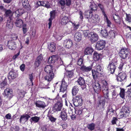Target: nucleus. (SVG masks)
<instances>
[{"instance_id":"nucleus-1","label":"nucleus","mask_w":131,"mask_h":131,"mask_svg":"<svg viewBox=\"0 0 131 131\" xmlns=\"http://www.w3.org/2000/svg\"><path fill=\"white\" fill-rule=\"evenodd\" d=\"M129 54V49L126 48H122L120 50L119 53V56L121 58L122 61L123 62L122 60H125L128 57Z\"/></svg>"},{"instance_id":"nucleus-2","label":"nucleus","mask_w":131,"mask_h":131,"mask_svg":"<svg viewBox=\"0 0 131 131\" xmlns=\"http://www.w3.org/2000/svg\"><path fill=\"white\" fill-rule=\"evenodd\" d=\"M117 61L116 59H114L110 62L107 67V68L110 73L113 74L114 73L116 69Z\"/></svg>"},{"instance_id":"nucleus-3","label":"nucleus","mask_w":131,"mask_h":131,"mask_svg":"<svg viewBox=\"0 0 131 131\" xmlns=\"http://www.w3.org/2000/svg\"><path fill=\"white\" fill-rule=\"evenodd\" d=\"M130 111L128 107L124 106L122 107L120 111V118H123L124 117L127 118L129 115Z\"/></svg>"},{"instance_id":"nucleus-4","label":"nucleus","mask_w":131,"mask_h":131,"mask_svg":"<svg viewBox=\"0 0 131 131\" xmlns=\"http://www.w3.org/2000/svg\"><path fill=\"white\" fill-rule=\"evenodd\" d=\"M73 104L75 106H81L83 104L82 97L80 95L77 96L75 99L72 100Z\"/></svg>"},{"instance_id":"nucleus-5","label":"nucleus","mask_w":131,"mask_h":131,"mask_svg":"<svg viewBox=\"0 0 131 131\" xmlns=\"http://www.w3.org/2000/svg\"><path fill=\"white\" fill-rule=\"evenodd\" d=\"M60 92H65L64 94H63L62 96L63 97H65L67 96V88L68 86V85L63 80L62 81V83L61 85L60 86Z\"/></svg>"},{"instance_id":"nucleus-6","label":"nucleus","mask_w":131,"mask_h":131,"mask_svg":"<svg viewBox=\"0 0 131 131\" xmlns=\"http://www.w3.org/2000/svg\"><path fill=\"white\" fill-rule=\"evenodd\" d=\"M7 46L10 49L12 50H15L16 48V42L12 39H10L8 41Z\"/></svg>"},{"instance_id":"nucleus-7","label":"nucleus","mask_w":131,"mask_h":131,"mask_svg":"<svg viewBox=\"0 0 131 131\" xmlns=\"http://www.w3.org/2000/svg\"><path fill=\"white\" fill-rule=\"evenodd\" d=\"M99 38L98 35L94 32H91V34L89 35V38L90 41L92 43H94L97 41Z\"/></svg>"},{"instance_id":"nucleus-8","label":"nucleus","mask_w":131,"mask_h":131,"mask_svg":"<svg viewBox=\"0 0 131 131\" xmlns=\"http://www.w3.org/2000/svg\"><path fill=\"white\" fill-rule=\"evenodd\" d=\"M105 42L103 40H100L97 43L95 47L98 50H100L103 49L105 47Z\"/></svg>"},{"instance_id":"nucleus-9","label":"nucleus","mask_w":131,"mask_h":131,"mask_svg":"<svg viewBox=\"0 0 131 131\" xmlns=\"http://www.w3.org/2000/svg\"><path fill=\"white\" fill-rule=\"evenodd\" d=\"M93 87L95 92L98 93L101 91V86L98 82H96L93 83Z\"/></svg>"},{"instance_id":"nucleus-10","label":"nucleus","mask_w":131,"mask_h":131,"mask_svg":"<svg viewBox=\"0 0 131 131\" xmlns=\"http://www.w3.org/2000/svg\"><path fill=\"white\" fill-rule=\"evenodd\" d=\"M127 75L124 72L119 73L118 74L117 77V79L120 81H122L125 80Z\"/></svg>"},{"instance_id":"nucleus-11","label":"nucleus","mask_w":131,"mask_h":131,"mask_svg":"<svg viewBox=\"0 0 131 131\" xmlns=\"http://www.w3.org/2000/svg\"><path fill=\"white\" fill-rule=\"evenodd\" d=\"M54 74L53 72L51 73H46V74L44 77L45 80L47 81H51L54 77Z\"/></svg>"},{"instance_id":"nucleus-12","label":"nucleus","mask_w":131,"mask_h":131,"mask_svg":"<svg viewBox=\"0 0 131 131\" xmlns=\"http://www.w3.org/2000/svg\"><path fill=\"white\" fill-rule=\"evenodd\" d=\"M69 17V16L68 14H66L62 18L61 22L62 25H65L67 23L70 21Z\"/></svg>"},{"instance_id":"nucleus-13","label":"nucleus","mask_w":131,"mask_h":131,"mask_svg":"<svg viewBox=\"0 0 131 131\" xmlns=\"http://www.w3.org/2000/svg\"><path fill=\"white\" fill-rule=\"evenodd\" d=\"M62 106V104L60 102H57L53 107V110L56 111H60Z\"/></svg>"},{"instance_id":"nucleus-14","label":"nucleus","mask_w":131,"mask_h":131,"mask_svg":"<svg viewBox=\"0 0 131 131\" xmlns=\"http://www.w3.org/2000/svg\"><path fill=\"white\" fill-rule=\"evenodd\" d=\"M64 45L66 48L70 49L72 46V41L71 40L69 39H66L64 42Z\"/></svg>"},{"instance_id":"nucleus-15","label":"nucleus","mask_w":131,"mask_h":131,"mask_svg":"<svg viewBox=\"0 0 131 131\" xmlns=\"http://www.w3.org/2000/svg\"><path fill=\"white\" fill-rule=\"evenodd\" d=\"M5 96L6 97L11 98L13 96L12 95V89L9 88H6L4 90Z\"/></svg>"},{"instance_id":"nucleus-16","label":"nucleus","mask_w":131,"mask_h":131,"mask_svg":"<svg viewBox=\"0 0 131 131\" xmlns=\"http://www.w3.org/2000/svg\"><path fill=\"white\" fill-rule=\"evenodd\" d=\"M17 75L18 74L16 72L13 71H10L9 73L8 79L10 80L14 79L17 76Z\"/></svg>"},{"instance_id":"nucleus-17","label":"nucleus","mask_w":131,"mask_h":131,"mask_svg":"<svg viewBox=\"0 0 131 131\" xmlns=\"http://www.w3.org/2000/svg\"><path fill=\"white\" fill-rule=\"evenodd\" d=\"M35 105L37 107L42 108H44L46 106V105L44 102L40 101H36Z\"/></svg>"},{"instance_id":"nucleus-18","label":"nucleus","mask_w":131,"mask_h":131,"mask_svg":"<svg viewBox=\"0 0 131 131\" xmlns=\"http://www.w3.org/2000/svg\"><path fill=\"white\" fill-rule=\"evenodd\" d=\"M24 11L23 9H19L14 13L15 16V18L19 17L21 16L24 13Z\"/></svg>"},{"instance_id":"nucleus-19","label":"nucleus","mask_w":131,"mask_h":131,"mask_svg":"<svg viewBox=\"0 0 131 131\" xmlns=\"http://www.w3.org/2000/svg\"><path fill=\"white\" fill-rule=\"evenodd\" d=\"M30 117L29 114H25L21 116L20 118V122L21 123L22 121L25 122Z\"/></svg>"},{"instance_id":"nucleus-20","label":"nucleus","mask_w":131,"mask_h":131,"mask_svg":"<svg viewBox=\"0 0 131 131\" xmlns=\"http://www.w3.org/2000/svg\"><path fill=\"white\" fill-rule=\"evenodd\" d=\"M92 66H86L83 65L81 67L80 69L81 70L84 72H87L90 71L92 69Z\"/></svg>"},{"instance_id":"nucleus-21","label":"nucleus","mask_w":131,"mask_h":131,"mask_svg":"<svg viewBox=\"0 0 131 131\" xmlns=\"http://www.w3.org/2000/svg\"><path fill=\"white\" fill-rule=\"evenodd\" d=\"M21 2L23 6L25 9L28 11H29L30 7L28 0H21Z\"/></svg>"},{"instance_id":"nucleus-22","label":"nucleus","mask_w":131,"mask_h":131,"mask_svg":"<svg viewBox=\"0 0 131 131\" xmlns=\"http://www.w3.org/2000/svg\"><path fill=\"white\" fill-rule=\"evenodd\" d=\"M82 35L81 33L79 32L75 33L74 37V40L77 41H80L82 39Z\"/></svg>"},{"instance_id":"nucleus-23","label":"nucleus","mask_w":131,"mask_h":131,"mask_svg":"<svg viewBox=\"0 0 131 131\" xmlns=\"http://www.w3.org/2000/svg\"><path fill=\"white\" fill-rule=\"evenodd\" d=\"M51 17L49 19V22L48 23V28L50 29L52 25V20L54 17L55 13L54 11H51L50 13Z\"/></svg>"},{"instance_id":"nucleus-24","label":"nucleus","mask_w":131,"mask_h":131,"mask_svg":"<svg viewBox=\"0 0 131 131\" xmlns=\"http://www.w3.org/2000/svg\"><path fill=\"white\" fill-rule=\"evenodd\" d=\"M5 14L6 16L8 17L9 19L12 20V16L13 14V12L11 11L10 9L5 10Z\"/></svg>"},{"instance_id":"nucleus-25","label":"nucleus","mask_w":131,"mask_h":131,"mask_svg":"<svg viewBox=\"0 0 131 131\" xmlns=\"http://www.w3.org/2000/svg\"><path fill=\"white\" fill-rule=\"evenodd\" d=\"M15 23L17 27H21L23 24V21L21 19L17 18L15 19Z\"/></svg>"},{"instance_id":"nucleus-26","label":"nucleus","mask_w":131,"mask_h":131,"mask_svg":"<svg viewBox=\"0 0 131 131\" xmlns=\"http://www.w3.org/2000/svg\"><path fill=\"white\" fill-rule=\"evenodd\" d=\"M53 67L51 65H47L44 68V70L47 73L53 72L52 69Z\"/></svg>"},{"instance_id":"nucleus-27","label":"nucleus","mask_w":131,"mask_h":131,"mask_svg":"<svg viewBox=\"0 0 131 131\" xmlns=\"http://www.w3.org/2000/svg\"><path fill=\"white\" fill-rule=\"evenodd\" d=\"M101 57V54H98L96 52H95L93 53V59L95 61L99 60Z\"/></svg>"},{"instance_id":"nucleus-28","label":"nucleus","mask_w":131,"mask_h":131,"mask_svg":"<svg viewBox=\"0 0 131 131\" xmlns=\"http://www.w3.org/2000/svg\"><path fill=\"white\" fill-rule=\"evenodd\" d=\"M89 7L92 11L96 10L97 9V6L94 2L90 3Z\"/></svg>"},{"instance_id":"nucleus-29","label":"nucleus","mask_w":131,"mask_h":131,"mask_svg":"<svg viewBox=\"0 0 131 131\" xmlns=\"http://www.w3.org/2000/svg\"><path fill=\"white\" fill-rule=\"evenodd\" d=\"M91 18L93 20V22L94 23H97L99 21L100 18L99 16L95 14L92 15Z\"/></svg>"},{"instance_id":"nucleus-30","label":"nucleus","mask_w":131,"mask_h":131,"mask_svg":"<svg viewBox=\"0 0 131 131\" xmlns=\"http://www.w3.org/2000/svg\"><path fill=\"white\" fill-rule=\"evenodd\" d=\"M92 71L93 79H96V78L100 77L102 74L100 73H99V72L96 70H92Z\"/></svg>"},{"instance_id":"nucleus-31","label":"nucleus","mask_w":131,"mask_h":131,"mask_svg":"<svg viewBox=\"0 0 131 131\" xmlns=\"http://www.w3.org/2000/svg\"><path fill=\"white\" fill-rule=\"evenodd\" d=\"M48 48L51 52H54L56 49L55 44L53 42H51L48 46Z\"/></svg>"},{"instance_id":"nucleus-32","label":"nucleus","mask_w":131,"mask_h":131,"mask_svg":"<svg viewBox=\"0 0 131 131\" xmlns=\"http://www.w3.org/2000/svg\"><path fill=\"white\" fill-rule=\"evenodd\" d=\"M113 17L115 22L119 24L120 23V18L118 15L114 14L113 15Z\"/></svg>"},{"instance_id":"nucleus-33","label":"nucleus","mask_w":131,"mask_h":131,"mask_svg":"<svg viewBox=\"0 0 131 131\" xmlns=\"http://www.w3.org/2000/svg\"><path fill=\"white\" fill-rule=\"evenodd\" d=\"M79 90L78 86H75L72 88V93L73 95H75L78 93Z\"/></svg>"},{"instance_id":"nucleus-34","label":"nucleus","mask_w":131,"mask_h":131,"mask_svg":"<svg viewBox=\"0 0 131 131\" xmlns=\"http://www.w3.org/2000/svg\"><path fill=\"white\" fill-rule=\"evenodd\" d=\"M12 19L10 20L9 19L7 20L6 27L10 29L12 28L13 26Z\"/></svg>"},{"instance_id":"nucleus-35","label":"nucleus","mask_w":131,"mask_h":131,"mask_svg":"<svg viewBox=\"0 0 131 131\" xmlns=\"http://www.w3.org/2000/svg\"><path fill=\"white\" fill-rule=\"evenodd\" d=\"M93 51V49L91 48H87L85 50L84 53L85 54H91Z\"/></svg>"},{"instance_id":"nucleus-36","label":"nucleus","mask_w":131,"mask_h":131,"mask_svg":"<svg viewBox=\"0 0 131 131\" xmlns=\"http://www.w3.org/2000/svg\"><path fill=\"white\" fill-rule=\"evenodd\" d=\"M51 113L50 112H48V114L47 115V116L48 117L49 119L52 122H55L56 119V118L54 117H53L51 114Z\"/></svg>"},{"instance_id":"nucleus-37","label":"nucleus","mask_w":131,"mask_h":131,"mask_svg":"<svg viewBox=\"0 0 131 131\" xmlns=\"http://www.w3.org/2000/svg\"><path fill=\"white\" fill-rule=\"evenodd\" d=\"M7 79L5 78L3 82L0 83V87L2 89H4L5 86L7 85Z\"/></svg>"},{"instance_id":"nucleus-38","label":"nucleus","mask_w":131,"mask_h":131,"mask_svg":"<svg viewBox=\"0 0 131 131\" xmlns=\"http://www.w3.org/2000/svg\"><path fill=\"white\" fill-rule=\"evenodd\" d=\"M56 59V58L55 56H52L51 57H49L47 61V62L48 63H53L54 62Z\"/></svg>"},{"instance_id":"nucleus-39","label":"nucleus","mask_w":131,"mask_h":131,"mask_svg":"<svg viewBox=\"0 0 131 131\" xmlns=\"http://www.w3.org/2000/svg\"><path fill=\"white\" fill-rule=\"evenodd\" d=\"M60 117L63 120L66 121L67 118V116L66 113L64 111L61 112Z\"/></svg>"},{"instance_id":"nucleus-40","label":"nucleus","mask_w":131,"mask_h":131,"mask_svg":"<svg viewBox=\"0 0 131 131\" xmlns=\"http://www.w3.org/2000/svg\"><path fill=\"white\" fill-rule=\"evenodd\" d=\"M77 81L78 84L81 85H84L85 83V81L84 78L81 77H80Z\"/></svg>"},{"instance_id":"nucleus-41","label":"nucleus","mask_w":131,"mask_h":131,"mask_svg":"<svg viewBox=\"0 0 131 131\" xmlns=\"http://www.w3.org/2000/svg\"><path fill=\"white\" fill-rule=\"evenodd\" d=\"M84 15L86 16V17L88 18H91L92 16V12L89 11H85Z\"/></svg>"},{"instance_id":"nucleus-42","label":"nucleus","mask_w":131,"mask_h":131,"mask_svg":"<svg viewBox=\"0 0 131 131\" xmlns=\"http://www.w3.org/2000/svg\"><path fill=\"white\" fill-rule=\"evenodd\" d=\"M42 6H45L47 8L50 7V3L47 1H42Z\"/></svg>"},{"instance_id":"nucleus-43","label":"nucleus","mask_w":131,"mask_h":131,"mask_svg":"<svg viewBox=\"0 0 131 131\" xmlns=\"http://www.w3.org/2000/svg\"><path fill=\"white\" fill-rule=\"evenodd\" d=\"M108 37H110L112 39L114 38L115 37L114 31L113 30H110L108 34Z\"/></svg>"},{"instance_id":"nucleus-44","label":"nucleus","mask_w":131,"mask_h":131,"mask_svg":"<svg viewBox=\"0 0 131 131\" xmlns=\"http://www.w3.org/2000/svg\"><path fill=\"white\" fill-rule=\"evenodd\" d=\"M101 33L102 36L103 37L105 38L108 37V33H107V31L106 29L102 30H101Z\"/></svg>"},{"instance_id":"nucleus-45","label":"nucleus","mask_w":131,"mask_h":131,"mask_svg":"<svg viewBox=\"0 0 131 131\" xmlns=\"http://www.w3.org/2000/svg\"><path fill=\"white\" fill-rule=\"evenodd\" d=\"M95 126V124L93 123H92L88 124L87 125V127L89 129L91 130H93L94 129Z\"/></svg>"},{"instance_id":"nucleus-46","label":"nucleus","mask_w":131,"mask_h":131,"mask_svg":"<svg viewBox=\"0 0 131 131\" xmlns=\"http://www.w3.org/2000/svg\"><path fill=\"white\" fill-rule=\"evenodd\" d=\"M96 71L99 72V73H100L102 74L103 72V70L102 68L100 65H98L96 67Z\"/></svg>"},{"instance_id":"nucleus-47","label":"nucleus","mask_w":131,"mask_h":131,"mask_svg":"<svg viewBox=\"0 0 131 131\" xmlns=\"http://www.w3.org/2000/svg\"><path fill=\"white\" fill-rule=\"evenodd\" d=\"M104 18L107 24V26L108 27H110V25L111 24V23L110 21V20L108 19L107 16L106 15H104Z\"/></svg>"},{"instance_id":"nucleus-48","label":"nucleus","mask_w":131,"mask_h":131,"mask_svg":"<svg viewBox=\"0 0 131 131\" xmlns=\"http://www.w3.org/2000/svg\"><path fill=\"white\" fill-rule=\"evenodd\" d=\"M125 90L121 88V91L119 95L120 97L122 98H124L125 96Z\"/></svg>"},{"instance_id":"nucleus-49","label":"nucleus","mask_w":131,"mask_h":131,"mask_svg":"<svg viewBox=\"0 0 131 131\" xmlns=\"http://www.w3.org/2000/svg\"><path fill=\"white\" fill-rule=\"evenodd\" d=\"M103 94L105 95H106L105 97L106 98H108L109 96V91H108V89L106 88V89H104L103 90Z\"/></svg>"},{"instance_id":"nucleus-50","label":"nucleus","mask_w":131,"mask_h":131,"mask_svg":"<svg viewBox=\"0 0 131 131\" xmlns=\"http://www.w3.org/2000/svg\"><path fill=\"white\" fill-rule=\"evenodd\" d=\"M11 38L10 39H12L15 41L18 38V36L16 34H13L11 35Z\"/></svg>"},{"instance_id":"nucleus-51","label":"nucleus","mask_w":131,"mask_h":131,"mask_svg":"<svg viewBox=\"0 0 131 131\" xmlns=\"http://www.w3.org/2000/svg\"><path fill=\"white\" fill-rule=\"evenodd\" d=\"M98 6L101 9V10L102 11L103 15H105L106 14L105 12L104 8L103 6L100 4H99L98 5Z\"/></svg>"},{"instance_id":"nucleus-52","label":"nucleus","mask_w":131,"mask_h":131,"mask_svg":"<svg viewBox=\"0 0 131 131\" xmlns=\"http://www.w3.org/2000/svg\"><path fill=\"white\" fill-rule=\"evenodd\" d=\"M83 34L84 36L89 38V35L91 34V32H89L88 30H84L83 31Z\"/></svg>"},{"instance_id":"nucleus-53","label":"nucleus","mask_w":131,"mask_h":131,"mask_svg":"<svg viewBox=\"0 0 131 131\" xmlns=\"http://www.w3.org/2000/svg\"><path fill=\"white\" fill-rule=\"evenodd\" d=\"M31 119L35 123H37L38 121L40 118L39 117L35 116L34 117H32Z\"/></svg>"},{"instance_id":"nucleus-54","label":"nucleus","mask_w":131,"mask_h":131,"mask_svg":"<svg viewBox=\"0 0 131 131\" xmlns=\"http://www.w3.org/2000/svg\"><path fill=\"white\" fill-rule=\"evenodd\" d=\"M26 92L24 91H20L19 93V96L20 98H23L25 96Z\"/></svg>"},{"instance_id":"nucleus-55","label":"nucleus","mask_w":131,"mask_h":131,"mask_svg":"<svg viewBox=\"0 0 131 131\" xmlns=\"http://www.w3.org/2000/svg\"><path fill=\"white\" fill-rule=\"evenodd\" d=\"M105 103V100L104 98V97H102L101 98L99 102V104H102V105H104Z\"/></svg>"},{"instance_id":"nucleus-56","label":"nucleus","mask_w":131,"mask_h":131,"mask_svg":"<svg viewBox=\"0 0 131 131\" xmlns=\"http://www.w3.org/2000/svg\"><path fill=\"white\" fill-rule=\"evenodd\" d=\"M41 6H42V1H38L36 3L35 8H37Z\"/></svg>"},{"instance_id":"nucleus-57","label":"nucleus","mask_w":131,"mask_h":131,"mask_svg":"<svg viewBox=\"0 0 131 131\" xmlns=\"http://www.w3.org/2000/svg\"><path fill=\"white\" fill-rule=\"evenodd\" d=\"M126 20L128 21V22H131V15L130 14L126 15Z\"/></svg>"},{"instance_id":"nucleus-58","label":"nucleus","mask_w":131,"mask_h":131,"mask_svg":"<svg viewBox=\"0 0 131 131\" xmlns=\"http://www.w3.org/2000/svg\"><path fill=\"white\" fill-rule=\"evenodd\" d=\"M73 73L72 71H70L67 72V76L69 77H72L73 75Z\"/></svg>"},{"instance_id":"nucleus-59","label":"nucleus","mask_w":131,"mask_h":131,"mask_svg":"<svg viewBox=\"0 0 131 131\" xmlns=\"http://www.w3.org/2000/svg\"><path fill=\"white\" fill-rule=\"evenodd\" d=\"M131 83L128 86H126L128 90L127 92L129 94V93H131Z\"/></svg>"},{"instance_id":"nucleus-60","label":"nucleus","mask_w":131,"mask_h":131,"mask_svg":"<svg viewBox=\"0 0 131 131\" xmlns=\"http://www.w3.org/2000/svg\"><path fill=\"white\" fill-rule=\"evenodd\" d=\"M117 121H118V119L116 117H113L112 120L111 121L112 124L113 125L116 124V122Z\"/></svg>"},{"instance_id":"nucleus-61","label":"nucleus","mask_w":131,"mask_h":131,"mask_svg":"<svg viewBox=\"0 0 131 131\" xmlns=\"http://www.w3.org/2000/svg\"><path fill=\"white\" fill-rule=\"evenodd\" d=\"M59 3L63 8L64 7V6L66 4V2L64 0H60L59 2Z\"/></svg>"},{"instance_id":"nucleus-62","label":"nucleus","mask_w":131,"mask_h":131,"mask_svg":"<svg viewBox=\"0 0 131 131\" xmlns=\"http://www.w3.org/2000/svg\"><path fill=\"white\" fill-rule=\"evenodd\" d=\"M83 63V60L82 58H80L78 59V64L80 66H81Z\"/></svg>"},{"instance_id":"nucleus-63","label":"nucleus","mask_w":131,"mask_h":131,"mask_svg":"<svg viewBox=\"0 0 131 131\" xmlns=\"http://www.w3.org/2000/svg\"><path fill=\"white\" fill-rule=\"evenodd\" d=\"M42 59L43 57H42V54H40L36 60L41 62V61L42 60Z\"/></svg>"},{"instance_id":"nucleus-64","label":"nucleus","mask_w":131,"mask_h":131,"mask_svg":"<svg viewBox=\"0 0 131 131\" xmlns=\"http://www.w3.org/2000/svg\"><path fill=\"white\" fill-rule=\"evenodd\" d=\"M41 62L36 60L34 63V65L36 68L38 67L39 65Z\"/></svg>"}]
</instances>
